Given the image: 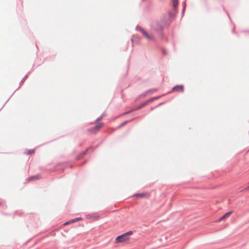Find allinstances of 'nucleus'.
<instances>
[{"label": "nucleus", "mask_w": 249, "mask_h": 249, "mask_svg": "<svg viewBox=\"0 0 249 249\" xmlns=\"http://www.w3.org/2000/svg\"><path fill=\"white\" fill-rule=\"evenodd\" d=\"M152 27L154 29H157V28H156V24L155 23H154L152 25Z\"/></svg>", "instance_id": "nucleus-11"}, {"label": "nucleus", "mask_w": 249, "mask_h": 249, "mask_svg": "<svg viewBox=\"0 0 249 249\" xmlns=\"http://www.w3.org/2000/svg\"><path fill=\"white\" fill-rule=\"evenodd\" d=\"M137 197H148L149 196V194L148 193H141V194H138L135 195Z\"/></svg>", "instance_id": "nucleus-5"}, {"label": "nucleus", "mask_w": 249, "mask_h": 249, "mask_svg": "<svg viewBox=\"0 0 249 249\" xmlns=\"http://www.w3.org/2000/svg\"><path fill=\"white\" fill-rule=\"evenodd\" d=\"M81 219H82V218H77L73 219L71 221H70V222H68L65 223V225H66L70 223L74 222H76V221H77L78 220H81Z\"/></svg>", "instance_id": "nucleus-7"}, {"label": "nucleus", "mask_w": 249, "mask_h": 249, "mask_svg": "<svg viewBox=\"0 0 249 249\" xmlns=\"http://www.w3.org/2000/svg\"><path fill=\"white\" fill-rule=\"evenodd\" d=\"M159 28H160V29H162V26H160V27H159Z\"/></svg>", "instance_id": "nucleus-17"}, {"label": "nucleus", "mask_w": 249, "mask_h": 249, "mask_svg": "<svg viewBox=\"0 0 249 249\" xmlns=\"http://www.w3.org/2000/svg\"><path fill=\"white\" fill-rule=\"evenodd\" d=\"M34 152V150H31L29 151V154H32Z\"/></svg>", "instance_id": "nucleus-13"}, {"label": "nucleus", "mask_w": 249, "mask_h": 249, "mask_svg": "<svg viewBox=\"0 0 249 249\" xmlns=\"http://www.w3.org/2000/svg\"><path fill=\"white\" fill-rule=\"evenodd\" d=\"M233 213L232 211H230L227 213H226L223 216V218H226L228 217H229L231 214Z\"/></svg>", "instance_id": "nucleus-6"}, {"label": "nucleus", "mask_w": 249, "mask_h": 249, "mask_svg": "<svg viewBox=\"0 0 249 249\" xmlns=\"http://www.w3.org/2000/svg\"><path fill=\"white\" fill-rule=\"evenodd\" d=\"M89 148L87 149L84 152H83L81 154H80L79 156V158L80 159V158H82L84 155H85L86 154L87 152L89 150Z\"/></svg>", "instance_id": "nucleus-9"}, {"label": "nucleus", "mask_w": 249, "mask_h": 249, "mask_svg": "<svg viewBox=\"0 0 249 249\" xmlns=\"http://www.w3.org/2000/svg\"><path fill=\"white\" fill-rule=\"evenodd\" d=\"M172 90L182 92L184 90V87L182 85H178L173 88Z\"/></svg>", "instance_id": "nucleus-4"}, {"label": "nucleus", "mask_w": 249, "mask_h": 249, "mask_svg": "<svg viewBox=\"0 0 249 249\" xmlns=\"http://www.w3.org/2000/svg\"><path fill=\"white\" fill-rule=\"evenodd\" d=\"M173 5L175 7L178 4V0H172Z\"/></svg>", "instance_id": "nucleus-10"}, {"label": "nucleus", "mask_w": 249, "mask_h": 249, "mask_svg": "<svg viewBox=\"0 0 249 249\" xmlns=\"http://www.w3.org/2000/svg\"><path fill=\"white\" fill-rule=\"evenodd\" d=\"M224 219H225V218H223V216H222V217H221L220 219H219L217 221V222H220V221H222V220H224Z\"/></svg>", "instance_id": "nucleus-12"}, {"label": "nucleus", "mask_w": 249, "mask_h": 249, "mask_svg": "<svg viewBox=\"0 0 249 249\" xmlns=\"http://www.w3.org/2000/svg\"><path fill=\"white\" fill-rule=\"evenodd\" d=\"M140 31L143 34V35L148 40H152L154 38V37L152 35H149L145 31H144L142 29H141Z\"/></svg>", "instance_id": "nucleus-3"}, {"label": "nucleus", "mask_w": 249, "mask_h": 249, "mask_svg": "<svg viewBox=\"0 0 249 249\" xmlns=\"http://www.w3.org/2000/svg\"><path fill=\"white\" fill-rule=\"evenodd\" d=\"M245 190H249V186L245 189Z\"/></svg>", "instance_id": "nucleus-14"}, {"label": "nucleus", "mask_w": 249, "mask_h": 249, "mask_svg": "<svg viewBox=\"0 0 249 249\" xmlns=\"http://www.w3.org/2000/svg\"><path fill=\"white\" fill-rule=\"evenodd\" d=\"M245 190H249V186L245 189Z\"/></svg>", "instance_id": "nucleus-15"}, {"label": "nucleus", "mask_w": 249, "mask_h": 249, "mask_svg": "<svg viewBox=\"0 0 249 249\" xmlns=\"http://www.w3.org/2000/svg\"><path fill=\"white\" fill-rule=\"evenodd\" d=\"M155 98H153V99H150L149 101L146 102L145 103H144L143 104H142L141 106H140L139 108H141L142 107H144V106H145L146 104H147L149 102H151L152 101H153V100Z\"/></svg>", "instance_id": "nucleus-8"}, {"label": "nucleus", "mask_w": 249, "mask_h": 249, "mask_svg": "<svg viewBox=\"0 0 249 249\" xmlns=\"http://www.w3.org/2000/svg\"><path fill=\"white\" fill-rule=\"evenodd\" d=\"M35 178V177H31V178H30V179H33V178Z\"/></svg>", "instance_id": "nucleus-16"}, {"label": "nucleus", "mask_w": 249, "mask_h": 249, "mask_svg": "<svg viewBox=\"0 0 249 249\" xmlns=\"http://www.w3.org/2000/svg\"><path fill=\"white\" fill-rule=\"evenodd\" d=\"M103 124L101 123L98 124L96 125L95 127L89 129L88 131L92 133H96L103 126Z\"/></svg>", "instance_id": "nucleus-2"}, {"label": "nucleus", "mask_w": 249, "mask_h": 249, "mask_svg": "<svg viewBox=\"0 0 249 249\" xmlns=\"http://www.w3.org/2000/svg\"><path fill=\"white\" fill-rule=\"evenodd\" d=\"M132 234L133 232L132 231H129L122 235L117 236L115 239V243L118 244L129 241L130 240L129 235H132Z\"/></svg>", "instance_id": "nucleus-1"}]
</instances>
